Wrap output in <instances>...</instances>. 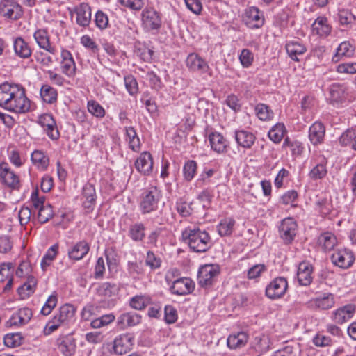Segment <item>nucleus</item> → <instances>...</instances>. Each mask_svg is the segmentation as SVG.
<instances>
[{
	"label": "nucleus",
	"mask_w": 356,
	"mask_h": 356,
	"mask_svg": "<svg viewBox=\"0 0 356 356\" xmlns=\"http://www.w3.org/2000/svg\"><path fill=\"white\" fill-rule=\"evenodd\" d=\"M134 338L131 334H122L113 341V350L115 354L123 355L130 351L134 345Z\"/></svg>",
	"instance_id": "12"
},
{
	"label": "nucleus",
	"mask_w": 356,
	"mask_h": 356,
	"mask_svg": "<svg viewBox=\"0 0 356 356\" xmlns=\"http://www.w3.org/2000/svg\"><path fill=\"white\" fill-rule=\"evenodd\" d=\"M355 137V133L353 129H348L342 134L339 139V143L343 146L351 145L353 147V142Z\"/></svg>",
	"instance_id": "62"
},
{
	"label": "nucleus",
	"mask_w": 356,
	"mask_h": 356,
	"mask_svg": "<svg viewBox=\"0 0 356 356\" xmlns=\"http://www.w3.org/2000/svg\"><path fill=\"white\" fill-rule=\"evenodd\" d=\"M334 303V295L329 293L309 300L307 305L311 309L326 310L332 308Z\"/></svg>",
	"instance_id": "16"
},
{
	"label": "nucleus",
	"mask_w": 356,
	"mask_h": 356,
	"mask_svg": "<svg viewBox=\"0 0 356 356\" xmlns=\"http://www.w3.org/2000/svg\"><path fill=\"white\" fill-rule=\"evenodd\" d=\"M135 167L138 171L143 175H149L153 167V161L150 153L144 152L140 154L135 162Z\"/></svg>",
	"instance_id": "24"
},
{
	"label": "nucleus",
	"mask_w": 356,
	"mask_h": 356,
	"mask_svg": "<svg viewBox=\"0 0 356 356\" xmlns=\"http://www.w3.org/2000/svg\"><path fill=\"white\" fill-rule=\"evenodd\" d=\"M197 167V163L193 160H189L185 163L183 168V173L186 181H190L193 179L196 173Z\"/></svg>",
	"instance_id": "50"
},
{
	"label": "nucleus",
	"mask_w": 356,
	"mask_h": 356,
	"mask_svg": "<svg viewBox=\"0 0 356 356\" xmlns=\"http://www.w3.org/2000/svg\"><path fill=\"white\" fill-rule=\"evenodd\" d=\"M234 138L238 145L245 149H250L256 140L254 134L243 129L235 131Z\"/></svg>",
	"instance_id": "22"
},
{
	"label": "nucleus",
	"mask_w": 356,
	"mask_h": 356,
	"mask_svg": "<svg viewBox=\"0 0 356 356\" xmlns=\"http://www.w3.org/2000/svg\"><path fill=\"white\" fill-rule=\"evenodd\" d=\"M66 325L58 314H56L54 317L47 323L44 330V334L49 335L55 330H56L60 326Z\"/></svg>",
	"instance_id": "48"
},
{
	"label": "nucleus",
	"mask_w": 356,
	"mask_h": 356,
	"mask_svg": "<svg viewBox=\"0 0 356 356\" xmlns=\"http://www.w3.org/2000/svg\"><path fill=\"white\" fill-rule=\"evenodd\" d=\"M57 302V295L56 293L51 294L50 296H49L46 302L43 305L40 313L44 316L50 314L52 310L56 307Z\"/></svg>",
	"instance_id": "51"
},
{
	"label": "nucleus",
	"mask_w": 356,
	"mask_h": 356,
	"mask_svg": "<svg viewBox=\"0 0 356 356\" xmlns=\"http://www.w3.org/2000/svg\"><path fill=\"white\" fill-rule=\"evenodd\" d=\"M0 181L12 189H18L20 186L19 177L11 170L6 162L0 163Z\"/></svg>",
	"instance_id": "8"
},
{
	"label": "nucleus",
	"mask_w": 356,
	"mask_h": 356,
	"mask_svg": "<svg viewBox=\"0 0 356 356\" xmlns=\"http://www.w3.org/2000/svg\"><path fill=\"white\" fill-rule=\"evenodd\" d=\"M257 117L261 120H267L273 118V113L268 106L264 104H258L255 108Z\"/></svg>",
	"instance_id": "53"
},
{
	"label": "nucleus",
	"mask_w": 356,
	"mask_h": 356,
	"mask_svg": "<svg viewBox=\"0 0 356 356\" xmlns=\"http://www.w3.org/2000/svg\"><path fill=\"white\" fill-rule=\"evenodd\" d=\"M331 261L334 266L347 269L353 264L355 256L353 252L348 249L337 250L332 254Z\"/></svg>",
	"instance_id": "6"
},
{
	"label": "nucleus",
	"mask_w": 356,
	"mask_h": 356,
	"mask_svg": "<svg viewBox=\"0 0 356 356\" xmlns=\"http://www.w3.org/2000/svg\"><path fill=\"white\" fill-rule=\"evenodd\" d=\"M32 311L28 307L22 308L12 315L9 320L11 325H23L29 322L32 317Z\"/></svg>",
	"instance_id": "30"
},
{
	"label": "nucleus",
	"mask_w": 356,
	"mask_h": 356,
	"mask_svg": "<svg viewBox=\"0 0 356 356\" xmlns=\"http://www.w3.org/2000/svg\"><path fill=\"white\" fill-rule=\"evenodd\" d=\"M62 72L68 76H72L75 74L76 65L72 54L67 50H63L61 52Z\"/></svg>",
	"instance_id": "31"
},
{
	"label": "nucleus",
	"mask_w": 356,
	"mask_h": 356,
	"mask_svg": "<svg viewBox=\"0 0 356 356\" xmlns=\"http://www.w3.org/2000/svg\"><path fill=\"white\" fill-rule=\"evenodd\" d=\"M76 308L72 304H65L59 308L57 313L64 323L67 325L74 316Z\"/></svg>",
	"instance_id": "43"
},
{
	"label": "nucleus",
	"mask_w": 356,
	"mask_h": 356,
	"mask_svg": "<svg viewBox=\"0 0 356 356\" xmlns=\"http://www.w3.org/2000/svg\"><path fill=\"white\" fill-rule=\"evenodd\" d=\"M145 226L141 222L131 225L129 230V236L134 241H141L145 238Z\"/></svg>",
	"instance_id": "42"
},
{
	"label": "nucleus",
	"mask_w": 356,
	"mask_h": 356,
	"mask_svg": "<svg viewBox=\"0 0 356 356\" xmlns=\"http://www.w3.org/2000/svg\"><path fill=\"white\" fill-rule=\"evenodd\" d=\"M142 20L145 27L149 30H157L161 26V18L159 13L152 8L143 11Z\"/></svg>",
	"instance_id": "14"
},
{
	"label": "nucleus",
	"mask_w": 356,
	"mask_h": 356,
	"mask_svg": "<svg viewBox=\"0 0 356 356\" xmlns=\"http://www.w3.org/2000/svg\"><path fill=\"white\" fill-rule=\"evenodd\" d=\"M54 216L52 207L46 204L38 211V218L40 223L43 224L49 220Z\"/></svg>",
	"instance_id": "55"
},
{
	"label": "nucleus",
	"mask_w": 356,
	"mask_h": 356,
	"mask_svg": "<svg viewBox=\"0 0 356 356\" xmlns=\"http://www.w3.org/2000/svg\"><path fill=\"white\" fill-rule=\"evenodd\" d=\"M284 124L278 123L270 129L268 131V137L275 143H278L282 140L284 136Z\"/></svg>",
	"instance_id": "46"
},
{
	"label": "nucleus",
	"mask_w": 356,
	"mask_h": 356,
	"mask_svg": "<svg viewBox=\"0 0 356 356\" xmlns=\"http://www.w3.org/2000/svg\"><path fill=\"white\" fill-rule=\"evenodd\" d=\"M22 9L16 2L12 0H1L0 14L11 19H17L22 15Z\"/></svg>",
	"instance_id": "10"
},
{
	"label": "nucleus",
	"mask_w": 356,
	"mask_h": 356,
	"mask_svg": "<svg viewBox=\"0 0 356 356\" xmlns=\"http://www.w3.org/2000/svg\"><path fill=\"white\" fill-rule=\"evenodd\" d=\"M297 224L291 218L284 219L279 228L281 238L285 243H291L296 234Z\"/></svg>",
	"instance_id": "11"
},
{
	"label": "nucleus",
	"mask_w": 356,
	"mask_h": 356,
	"mask_svg": "<svg viewBox=\"0 0 356 356\" xmlns=\"http://www.w3.org/2000/svg\"><path fill=\"white\" fill-rule=\"evenodd\" d=\"M13 268L14 266L11 262L0 264V282H3L13 276Z\"/></svg>",
	"instance_id": "57"
},
{
	"label": "nucleus",
	"mask_w": 356,
	"mask_h": 356,
	"mask_svg": "<svg viewBox=\"0 0 356 356\" xmlns=\"http://www.w3.org/2000/svg\"><path fill=\"white\" fill-rule=\"evenodd\" d=\"M346 87L339 83H333L330 88V93L332 100L338 102L343 97Z\"/></svg>",
	"instance_id": "56"
},
{
	"label": "nucleus",
	"mask_w": 356,
	"mask_h": 356,
	"mask_svg": "<svg viewBox=\"0 0 356 356\" xmlns=\"http://www.w3.org/2000/svg\"><path fill=\"white\" fill-rule=\"evenodd\" d=\"M13 94L8 96V111L21 114L31 109V101L27 98L24 88L13 84Z\"/></svg>",
	"instance_id": "2"
},
{
	"label": "nucleus",
	"mask_w": 356,
	"mask_h": 356,
	"mask_svg": "<svg viewBox=\"0 0 356 356\" xmlns=\"http://www.w3.org/2000/svg\"><path fill=\"white\" fill-rule=\"evenodd\" d=\"M83 196L86 199L83 202V206L86 213H90L95 204L96 191L94 186L90 183H87L83 188Z\"/></svg>",
	"instance_id": "21"
},
{
	"label": "nucleus",
	"mask_w": 356,
	"mask_h": 356,
	"mask_svg": "<svg viewBox=\"0 0 356 356\" xmlns=\"http://www.w3.org/2000/svg\"><path fill=\"white\" fill-rule=\"evenodd\" d=\"M219 273L220 268L217 265L210 264L202 266L197 275L199 285L204 288L211 286Z\"/></svg>",
	"instance_id": "5"
},
{
	"label": "nucleus",
	"mask_w": 356,
	"mask_h": 356,
	"mask_svg": "<svg viewBox=\"0 0 356 356\" xmlns=\"http://www.w3.org/2000/svg\"><path fill=\"white\" fill-rule=\"evenodd\" d=\"M186 63L191 71L202 74L208 73L210 76L211 75V70L207 62L197 54H190L187 56Z\"/></svg>",
	"instance_id": "9"
},
{
	"label": "nucleus",
	"mask_w": 356,
	"mask_h": 356,
	"mask_svg": "<svg viewBox=\"0 0 356 356\" xmlns=\"http://www.w3.org/2000/svg\"><path fill=\"white\" fill-rule=\"evenodd\" d=\"M243 22L250 29H259L264 24L263 13L256 6L246 8L242 15Z\"/></svg>",
	"instance_id": "4"
},
{
	"label": "nucleus",
	"mask_w": 356,
	"mask_h": 356,
	"mask_svg": "<svg viewBox=\"0 0 356 356\" xmlns=\"http://www.w3.org/2000/svg\"><path fill=\"white\" fill-rule=\"evenodd\" d=\"M161 261L152 251H148L145 259V264L149 266L152 270L159 268L161 266Z\"/></svg>",
	"instance_id": "61"
},
{
	"label": "nucleus",
	"mask_w": 356,
	"mask_h": 356,
	"mask_svg": "<svg viewBox=\"0 0 356 356\" xmlns=\"http://www.w3.org/2000/svg\"><path fill=\"white\" fill-rule=\"evenodd\" d=\"M355 16L348 9H339L338 12L339 22L341 26H348L355 21Z\"/></svg>",
	"instance_id": "49"
},
{
	"label": "nucleus",
	"mask_w": 356,
	"mask_h": 356,
	"mask_svg": "<svg viewBox=\"0 0 356 356\" xmlns=\"http://www.w3.org/2000/svg\"><path fill=\"white\" fill-rule=\"evenodd\" d=\"M182 237L193 252H204L211 247V239L205 230L187 228L183 232Z\"/></svg>",
	"instance_id": "1"
},
{
	"label": "nucleus",
	"mask_w": 356,
	"mask_h": 356,
	"mask_svg": "<svg viewBox=\"0 0 356 356\" xmlns=\"http://www.w3.org/2000/svg\"><path fill=\"white\" fill-rule=\"evenodd\" d=\"M141 321V316L136 312H126L122 314L117 320V325L120 329H125L128 327H133L139 324Z\"/></svg>",
	"instance_id": "25"
},
{
	"label": "nucleus",
	"mask_w": 356,
	"mask_h": 356,
	"mask_svg": "<svg viewBox=\"0 0 356 356\" xmlns=\"http://www.w3.org/2000/svg\"><path fill=\"white\" fill-rule=\"evenodd\" d=\"M95 24L100 29H104L107 27L108 24V18L107 15L101 10H99L95 14Z\"/></svg>",
	"instance_id": "64"
},
{
	"label": "nucleus",
	"mask_w": 356,
	"mask_h": 356,
	"mask_svg": "<svg viewBox=\"0 0 356 356\" xmlns=\"http://www.w3.org/2000/svg\"><path fill=\"white\" fill-rule=\"evenodd\" d=\"M115 316L113 314L102 315L91 321L90 325L92 328L97 329L106 326L114 321Z\"/></svg>",
	"instance_id": "45"
},
{
	"label": "nucleus",
	"mask_w": 356,
	"mask_h": 356,
	"mask_svg": "<svg viewBox=\"0 0 356 356\" xmlns=\"http://www.w3.org/2000/svg\"><path fill=\"white\" fill-rule=\"evenodd\" d=\"M327 175V168L323 163L317 164L309 172V176L311 179L316 180L323 178Z\"/></svg>",
	"instance_id": "58"
},
{
	"label": "nucleus",
	"mask_w": 356,
	"mask_h": 356,
	"mask_svg": "<svg viewBox=\"0 0 356 356\" xmlns=\"http://www.w3.org/2000/svg\"><path fill=\"white\" fill-rule=\"evenodd\" d=\"M355 312V306L352 304H348L334 311L331 318L335 323L343 324L353 316Z\"/></svg>",
	"instance_id": "15"
},
{
	"label": "nucleus",
	"mask_w": 356,
	"mask_h": 356,
	"mask_svg": "<svg viewBox=\"0 0 356 356\" xmlns=\"http://www.w3.org/2000/svg\"><path fill=\"white\" fill-rule=\"evenodd\" d=\"M74 11L76 23L83 27L88 26L91 22L90 6L86 3H81L75 8Z\"/></svg>",
	"instance_id": "19"
},
{
	"label": "nucleus",
	"mask_w": 356,
	"mask_h": 356,
	"mask_svg": "<svg viewBox=\"0 0 356 356\" xmlns=\"http://www.w3.org/2000/svg\"><path fill=\"white\" fill-rule=\"evenodd\" d=\"M286 50L290 58L298 61V56L302 55L306 51V47L297 41H290L286 44Z\"/></svg>",
	"instance_id": "34"
},
{
	"label": "nucleus",
	"mask_w": 356,
	"mask_h": 356,
	"mask_svg": "<svg viewBox=\"0 0 356 356\" xmlns=\"http://www.w3.org/2000/svg\"><path fill=\"white\" fill-rule=\"evenodd\" d=\"M151 299L145 296H136L130 300V305L137 310H142L150 304Z\"/></svg>",
	"instance_id": "47"
},
{
	"label": "nucleus",
	"mask_w": 356,
	"mask_h": 356,
	"mask_svg": "<svg viewBox=\"0 0 356 356\" xmlns=\"http://www.w3.org/2000/svg\"><path fill=\"white\" fill-rule=\"evenodd\" d=\"M235 220L232 218L224 219L220 221L217 227L218 234L221 236L230 235L233 232Z\"/></svg>",
	"instance_id": "44"
},
{
	"label": "nucleus",
	"mask_w": 356,
	"mask_h": 356,
	"mask_svg": "<svg viewBox=\"0 0 356 356\" xmlns=\"http://www.w3.org/2000/svg\"><path fill=\"white\" fill-rule=\"evenodd\" d=\"M33 37L40 48L46 50L51 54H56V49L54 47L51 46L49 36L45 29L37 30L34 33Z\"/></svg>",
	"instance_id": "26"
},
{
	"label": "nucleus",
	"mask_w": 356,
	"mask_h": 356,
	"mask_svg": "<svg viewBox=\"0 0 356 356\" xmlns=\"http://www.w3.org/2000/svg\"><path fill=\"white\" fill-rule=\"evenodd\" d=\"M88 110L96 118H102L105 115L104 108L98 102L94 100L88 101Z\"/></svg>",
	"instance_id": "54"
},
{
	"label": "nucleus",
	"mask_w": 356,
	"mask_h": 356,
	"mask_svg": "<svg viewBox=\"0 0 356 356\" xmlns=\"http://www.w3.org/2000/svg\"><path fill=\"white\" fill-rule=\"evenodd\" d=\"M89 250V244L86 241H81L68 250V257L70 259L79 261L88 253Z\"/></svg>",
	"instance_id": "27"
},
{
	"label": "nucleus",
	"mask_w": 356,
	"mask_h": 356,
	"mask_svg": "<svg viewBox=\"0 0 356 356\" xmlns=\"http://www.w3.org/2000/svg\"><path fill=\"white\" fill-rule=\"evenodd\" d=\"M127 270L129 276L134 279H139L145 273L144 265L142 261H129Z\"/></svg>",
	"instance_id": "39"
},
{
	"label": "nucleus",
	"mask_w": 356,
	"mask_h": 356,
	"mask_svg": "<svg viewBox=\"0 0 356 356\" xmlns=\"http://www.w3.org/2000/svg\"><path fill=\"white\" fill-rule=\"evenodd\" d=\"M31 161L38 168L42 170L47 169L49 162V157L40 150H35L32 153Z\"/></svg>",
	"instance_id": "41"
},
{
	"label": "nucleus",
	"mask_w": 356,
	"mask_h": 356,
	"mask_svg": "<svg viewBox=\"0 0 356 356\" xmlns=\"http://www.w3.org/2000/svg\"><path fill=\"white\" fill-rule=\"evenodd\" d=\"M13 84L4 82L0 84V106L8 111V96L13 94Z\"/></svg>",
	"instance_id": "40"
},
{
	"label": "nucleus",
	"mask_w": 356,
	"mask_h": 356,
	"mask_svg": "<svg viewBox=\"0 0 356 356\" xmlns=\"http://www.w3.org/2000/svg\"><path fill=\"white\" fill-rule=\"evenodd\" d=\"M288 283L284 277H279L272 280L266 286V295L270 299H277L284 295Z\"/></svg>",
	"instance_id": "7"
},
{
	"label": "nucleus",
	"mask_w": 356,
	"mask_h": 356,
	"mask_svg": "<svg viewBox=\"0 0 356 356\" xmlns=\"http://www.w3.org/2000/svg\"><path fill=\"white\" fill-rule=\"evenodd\" d=\"M161 198L160 192L156 187L145 190L142 195L140 202V209L142 213L145 214L155 211Z\"/></svg>",
	"instance_id": "3"
},
{
	"label": "nucleus",
	"mask_w": 356,
	"mask_h": 356,
	"mask_svg": "<svg viewBox=\"0 0 356 356\" xmlns=\"http://www.w3.org/2000/svg\"><path fill=\"white\" fill-rule=\"evenodd\" d=\"M40 92L42 100L47 104H51L57 101V90L49 85H42Z\"/></svg>",
	"instance_id": "38"
},
{
	"label": "nucleus",
	"mask_w": 356,
	"mask_h": 356,
	"mask_svg": "<svg viewBox=\"0 0 356 356\" xmlns=\"http://www.w3.org/2000/svg\"><path fill=\"white\" fill-rule=\"evenodd\" d=\"M248 337L244 332L233 334L227 338V346L232 349H236L244 346L248 341Z\"/></svg>",
	"instance_id": "35"
},
{
	"label": "nucleus",
	"mask_w": 356,
	"mask_h": 356,
	"mask_svg": "<svg viewBox=\"0 0 356 356\" xmlns=\"http://www.w3.org/2000/svg\"><path fill=\"white\" fill-rule=\"evenodd\" d=\"M325 134V128L321 122H316L309 127V138L314 145L323 143Z\"/></svg>",
	"instance_id": "23"
},
{
	"label": "nucleus",
	"mask_w": 356,
	"mask_h": 356,
	"mask_svg": "<svg viewBox=\"0 0 356 356\" xmlns=\"http://www.w3.org/2000/svg\"><path fill=\"white\" fill-rule=\"evenodd\" d=\"M195 284L188 277H182L174 281L170 287L172 293L179 296L187 295L193 291Z\"/></svg>",
	"instance_id": "13"
},
{
	"label": "nucleus",
	"mask_w": 356,
	"mask_h": 356,
	"mask_svg": "<svg viewBox=\"0 0 356 356\" xmlns=\"http://www.w3.org/2000/svg\"><path fill=\"white\" fill-rule=\"evenodd\" d=\"M124 84L126 89L131 95H134L138 92V83L132 75L124 76Z\"/></svg>",
	"instance_id": "59"
},
{
	"label": "nucleus",
	"mask_w": 356,
	"mask_h": 356,
	"mask_svg": "<svg viewBox=\"0 0 356 356\" xmlns=\"http://www.w3.org/2000/svg\"><path fill=\"white\" fill-rule=\"evenodd\" d=\"M253 58L252 53L248 49H243L239 56L241 63L244 67H248L252 65Z\"/></svg>",
	"instance_id": "63"
},
{
	"label": "nucleus",
	"mask_w": 356,
	"mask_h": 356,
	"mask_svg": "<svg viewBox=\"0 0 356 356\" xmlns=\"http://www.w3.org/2000/svg\"><path fill=\"white\" fill-rule=\"evenodd\" d=\"M312 271L313 267L307 261L300 263L297 271V278L300 285L309 286L311 284L313 279Z\"/></svg>",
	"instance_id": "20"
},
{
	"label": "nucleus",
	"mask_w": 356,
	"mask_h": 356,
	"mask_svg": "<svg viewBox=\"0 0 356 356\" xmlns=\"http://www.w3.org/2000/svg\"><path fill=\"white\" fill-rule=\"evenodd\" d=\"M164 319L168 324H172L177 320V309L172 305H166L164 309Z\"/></svg>",
	"instance_id": "60"
},
{
	"label": "nucleus",
	"mask_w": 356,
	"mask_h": 356,
	"mask_svg": "<svg viewBox=\"0 0 356 356\" xmlns=\"http://www.w3.org/2000/svg\"><path fill=\"white\" fill-rule=\"evenodd\" d=\"M59 350L64 356H72L76 350L75 340L70 335H65L57 340Z\"/></svg>",
	"instance_id": "28"
},
{
	"label": "nucleus",
	"mask_w": 356,
	"mask_h": 356,
	"mask_svg": "<svg viewBox=\"0 0 356 356\" xmlns=\"http://www.w3.org/2000/svg\"><path fill=\"white\" fill-rule=\"evenodd\" d=\"M313 33L321 37H327L332 31V26L328 24L327 17H318L312 25Z\"/></svg>",
	"instance_id": "29"
},
{
	"label": "nucleus",
	"mask_w": 356,
	"mask_h": 356,
	"mask_svg": "<svg viewBox=\"0 0 356 356\" xmlns=\"http://www.w3.org/2000/svg\"><path fill=\"white\" fill-rule=\"evenodd\" d=\"M354 49L349 42H341L337 49L336 54L334 57L346 56L350 57L353 54Z\"/></svg>",
	"instance_id": "52"
},
{
	"label": "nucleus",
	"mask_w": 356,
	"mask_h": 356,
	"mask_svg": "<svg viewBox=\"0 0 356 356\" xmlns=\"http://www.w3.org/2000/svg\"><path fill=\"white\" fill-rule=\"evenodd\" d=\"M209 140L211 149L218 154H224L227 152L229 142L220 133L213 132L209 136Z\"/></svg>",
	"instance_id": "18"
},
{
	"label": "nucleus",
	"mask_w": 356,
	"mask_h": 356,
	"mask_svg": "<svg viewBox=\"0 0 356 356\" xmlns=\"http://www.w3.org/2000/svg\"><path fill=\"white\" fill-rule=\"evenodd\" d=\"M318 243L324 251H330L337 244V240L332 233L325 232L318 237Z\"/></svg>",
	"instance_id": "36"
},
{
	"label": "nucleus",
	"mask_w": 356,
	"mask_h": 356,
	"mask_svg": "<svg viewBox=\"0 0 356 356\" xmlns=\"http://www.w3.org/2000/svg\"><path fill=\"white\" fill-rule=\"evenodd\" d=\"M39 123L43 127L47 136L52 140H58L60 134L51 115L44 114L40 118Z\"/></svg>",
	"instance_id": "17"
},
{
	"label": "nucleus",
	"mask_w": 356,
	"mask_h": 356,
	"mask_svg": "<svg viewBox=\"0 0 356 356\" xmlns=\"http://www.w3.org/2000/svg\"><path fill=\"white\" fill-rule=\"evenodd\" d=\"M13 48L15 54L22 58H28L31 56V47L22 37H18L14 40Z\"/></svg>",
	"instance_id": "32"
},
{
	"label": "nucleus",
	"mask_w": 356,
	"mask_h": 356,
	"mask_svg": "<svg viewBox=\"0 0 356 356\" xmlns=\"http://www.w3.org/2000/svg\"><path fill=\"white\" fill-rule=\"evenodd\" d=\"M118 291L119 288L115 284L108 282L102 283L97 289L98 296L102 297L104 300L117 296Z\"/></svg>",
	"instance_id": "33"
},
{
	"label": "nucleus",
	"mask_w": 356,
	"mask_h": 356,
	"mask_svg": "<svg viewBox=\"0 0 356 356\" xmlns=\"http://www.w3.org/2000/svg\"><path fill=\"white\" fill-rule=\"evenodd\" d=\"M192 204V202H188L185 198L179 197L175 202V209L181 217L186 218L193 211Z\"/></svg>",
	"instance_id": "37"
}]
</instances>
